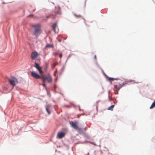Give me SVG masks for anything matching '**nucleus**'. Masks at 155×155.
<instances>
[{"label": "nucleus", "mask_w": 155, "mask_h": 155, "mask_svg": "<svg viewBox=\"0 0 155 155\" xmlns=\"http://www.w3.org/2000/svg\"><path fill=\"white\" fill-rule=\"evenodd\" d=\"M124 85L122 81L120 79L117 80L114 84V88L117 91V93L115 92V94H117L118 91Z\"/></svg>", "instance_id": "f257e3e1"}, {"label": "nucleus", "mask_w": 155, "mask_h": 155, "mask_svg": "<svg viewBox=\"0 0 155 155\" xmlns=\"http://www.w3.org/2000/svg\"><path fill=\"white\" fill-rule=\"evenodd\" d=\"M78 124V122L76 121L70 122V124L71 127L74 129L77 130L79 133H81L82 132L83 130L82 128L79 127Z\"/></svg>", "instance_id": "f03ea898"}, {"label": "nucleus", "mask_w": 155, "mask_h": 155, "mask_svg": "<svg viewBox=\"0 0 155 155\" xmlns=\"http://www.w3.org/2000/svg\"><path fill=\"white\" fill-rule=\"evenodd\" d=\"M34 27L35 29L33 34L35 36H38L40 34L41 32L40 25L39 24H37L34 25Z\"/></svg>", "instance_id": "7ed1b4c3"}, {"label": "nucleus", "mask_w": 155, "mask_h": 155, "mask_svg": "<svg viewBox=\"0 0 155 155\" xmlns=\"http://www.w3.org/2000/svg\"><path fill=\"white\" fill-rule=\"evenodd\" d=\"M41 80H42L43 82L45 81L46 80L49 83H50L52 81V78L49 75H45V76H41Z\"/></svg>", "instance_id": "20e7f679"}, {"label": "nucleus", "mask_w": 155, "mask_h": 155, "mask_svg": "<svg viewBox=\"0 0 155 155\" xmlns=\"http://www.w3.org/2000/svg\"><path fill=\"white\" fill-rule=\"evenodd\" d=\"M54 13L55 14L54 15L53 14H51L48 15V16H47L46 17V18H50L52 19H54L55 17V15H56L58 14H61L60 12V9L58 7V8H57L55 10Z\"/></svg>", "instance_id": "39448f33"}, {"label": "nucleus", "mask_w": 155, "mask_h": 155, "mask_svg": "<svg viewBox=\"0 0 155 155\" xmlns=\"http://www.w3.org/2000/svg\"><path fill=\"white\" fill-rule=\"evenodd\" d=\"M10 84L15 86L16 84L18 83L17 79L14 77H12L8 79Z\"/></svg>", "instance_id": "423d86ee"}, {"label": "nucleus", "mask_w": 155, "mask_h": 155, "mask_svg": "<svg viewBox=\"0 0 155 155\" xmlns=\"http://www.w3.org/2000/svg\"><path fill=\"white\" fill-rule=\"evenodd\" d=\"M38 55V53L37 51H33L32 52L31 55V58L32 60H35L37 58Z\"/></svg>", "instance_id": "0eeeda50"}, {"label": "nucleus", "mask_w": 155, "mask_h": 155, "mask_svg": "<svg viewBox=\"0 0 155 155\" xmlns=\"http://www.w3.org/2000/svg\"><path fill=\"white\" fill-rule=\"evenodd\" d=\"M35 67L38 71L40 74H41L43 72L41 70V68L39 66L38 64L36 62H35Z\"/></svg>", "instance_id": "6e6552de"}, {"label": "nucleus", "mask_w": 155, "mask_h": 155, "mask_svg": "<svg viewBox=\"0 0 155 155\" xmlns=\"http://www.w3.org/2000/svg\"><path fill=\"white\" fill-rule=\"evenodd\" d=\"M31 76L36 79H41V77L34 72H31Z\"/></svg>", "instance_id": "1a4fd4ad"}, {"label": "nucleus", "mask_w": 155, "mask_h": 155, "mask_svg": "<svg viewBox=\"0 0 155 155\" xmlns=\"http://www.w3.org/2000/svg\"><path fill=\"white\" fill-rule=\"evenodd\" d=\"M65 134L63 132L58 133L57 134V137L59 139H61L64 136Z\"/></svg>", "instance_id": "9d476101"}, {"label": "nucleus", "mask_w": 155, "mask_h": 155, "mask_svg": "<svg viewBox=\"0 0 155 155\" xmlns=\"http://www.w3.org/2000/svg\"><path fill=\"white\" fill-rule=\"evenodd\" d=\"M57 27V23L56 22L55 23L53 24L52 26V27L53 30H54V31L55 32H56V28Z\"/></svg>", "instance_id": "9b49d317"}, {"label": "nucleus", "mask_w": 155, "mask_h": 155, "mask_svg": "<svg viewBox=\"0 0 155 155\" xmlns=\"http://www.w3.org/2000/svg\"><path fill=\"white\" fill-rule=\"evenodd\" d=\"M74 15L75 17H76V18H82V16L81 15H77L75 14H74Z\"/></svg>", "instance_id": "f8f14e48"}, {"label": "nucleus", "mask_w": 155, "mask_h": 155, "mask_svg": "<svg viewBox=\"0 0 155 155\" xmlns=\"http://www.w3.org/2000/svg\"><path fill=\"white\" fill-rule=\"evenodd\" d=\"M114 105H111V106H110V107H109L107 110H113V108L114 107Z\"/></svg>", "instance_id": "ddd939ff"}, {"label": "nucleus", "mask_w": 155, "mask_h": 155, "mask_svg": "<svg viewBox=\"0 0 155 155\" xmlns=\"http://www.w3.org/2000/svg\"><path fill=\"white\" fill-rule=\"evenodd\" d=\"M49 107H50L49 105H48L46 107V111L47 112V113L48 114H50V111H49V110H48V108H49Z\"/></svg>", "instance_id": "4468645a"}, {"label": "nucleus", "mask_w": 155, "mask_h": 155, "mask_svg": "<svg viewBox=\"0 0 155 155\" xmlns=\"http://www.w3.org/2000/svg\"><path fill=\"white\" fill-rule=\"evenodd\" d=\"M155 107V101L152 104L150 107V109H152Z\"/></svg>", "instance_id": "2eb2a0df"}, {"label": "nucleus", "mask_w": 155, "mask_h": 155, "mask_svg": "<svg viewBox=\"0 0 155 155\" xmlns=\"http://www.w3.org/2000/svg\"><path fill=\"white\" fill-rule=\"evenodd\" d=\"M46 48H53V45H52L51 44H47L45 46Z\"/></svg>", "instance_id": "dca6fc26"}, {"label": "nucleus", "mask_w": 155, "mask_h": 155, "mask_svg": "<svg viewBox=\"0 0 155 155\" xmlns=\"http://www.w3.org/2000/svg\"><path fill=\"white\" fill-rule=\"evenodd\" d=\"M108 80L109 81H113L114 80H116V79L114 78L110 77L108 78Z\"/></svg>", "instance_id": "f3484780"}, {"label": "nucleus", "mask_w": 155, "mask_h": 155, "mask_svg": "<svg viewBox=\"0 0 155 155\" xmlns=\"http://www.w3.org/2000/svg\"><path fill=\"white\" fill-rule=\"evenodd\" d=\"M45 81L43 82V84H42V85L43 86L45 87Z\"/></svg>", "instance_id": "a211bd4d"}, {"label": "nucleus", "mask_w": 155, "mask_h": 155, "mask_svg": "<svg viewBox=\"0 0 155 155\" xmlns=\"http://www.w3.org/2000/svg\"><path fill=\"white\" fill-rule=\"evenodd\" d=\"M62 54H59V56L60 58H61V57H62Z\"/></svg>", "instance_id": "6ab92c4d"}, {"label": "nucleus", "mask_w": 155, "mask_h": 155, "mask_svg": "<svg viewBox=\"0 0 155 155\" xmlns=\"http://www.w3.org/2000/svg\"><path fill=\"white\" fill-rule=\"evenodd\" d=\"M33 15H29L28 17H33Z\"/></svg>", "instance_id": "aec40b11"}, {"label": "nucleus", "mask_w": 155, "mask_h": 155, "mask_svg": "<svg viewBox=\"0 0 155 155\" xmlns=\"http://www.w3.org/2000/svg\"><path fill=\"white\" fill-rule=\"evenodd\" d=\"M35 8H34V9H33L31 11V12H33L35 11Z\"/></svg>", "instance_id": "412c9836"}, {"label": "nucleus", "mask_w": 155, "mask_h": 155, "mask_svg": "<svg viewBox=\"0 0 155 155\" xmlns=\"http://www.w3.org/2000/svg\"><path fill=\"white\" fill-rule=\"evenodd\" d=\"M57 64H55V63H54L53 64V65H54V67H55V66Z\"/></svg>", "instance_id": "4be33fe9"}, {"label": "nucleus", "mask_w": 155, "mask_h": 155, "mask_svg": "<svg viewBox=\"0 0 155 155\" xmlns=\"http://www.w3.org/2000/svg\"><path fill=\"white\" fill-rule=\"evenodd\" d=\"M94 58L95 59H97V57H96V55H94Z\"/></svg>", "instance_id": "5701e85b"}, {"label": "nucleus", "mask_w": 155, "mask_h": 155, "mask_svg": "<svg viewBox=\"0 0 155 155\" xmlns=\"http://www.w3.org/2000/svg\"><path fill=\"white\" fill-rule=\"evenodd\" d=\"M65 107H69V106H67V105H65Z\"/></svg>", "instance_id": "b1692460"}, {"label": "nucleus", "mask_w": 155, "mask_h": 155, "mask_svg": "<svg viewBox=\"0 0 155 155\" xmlns=\"http://www.w3.org/2000/svg\"><path fill=\"white\" fill-rule=\"evenodd\" d=\"M56 71H55V72H54V76H55V74H56Z\"/></svg>", "instance_id": "393cba45"}, {"label": "nucleus", "mask_w": 155, "mask_h": 155, "mask_svg": "<svg viewBox=\"0 0 155 155\" xmlns=\"http://www.w3.org/2000/svg\"><path fill=\"white\" fill-rule=\"evenodd\" d=\"M54 87L55 88H56V85H54Z\"/></svg>", "instance_id": "a878e982"}, {"label": "nucleus", "mask_w": 155, "mask_h": 155, "mask_svg": "<svg viewBox=\"0 0 155 155\" xmlns=\"http://www.w3.org/2000/svg\"><path fill=\"white\" fill-rule=\"evenodd\" d=\"M79 110H80V111L81 110V109H80V107H79Z\"/></svg>", "instance_id": "bb28decb"}, {"label": "nucleus", "mask_w": 155, "mask_h": 155, "mask_svg": "<svg viewBox=\"0 0 155 155\" xmlns=\"http://www.w3.org/2000/svg\"><path fill=\"white\" fill-rule=\"evenodd\" d=\"M77 116H78V118H79V117H80V116H79V115H78Z\"/></svg>", "instance_id": "cd10ccee"}, {"label": "nucleus", "mask_w": 155, "mask_h": 155, "mask_svg": "<svg viewBox=\"0 0 155 155\" xmlns=\"http://www.w3.org/2000/svg\"><path fill=\"white\" fill-rule=\"evenodd\" d=\"M90 143H91L92 144H94V143H91V142H90Z\"/></svg>", "instance_id": "c85d7f7f"}, {"label": "nucleus", "mask_w": 155, "mask_h": 155, "mask_svg": "<svg viewBox=\"0 0 155 155\" xmlns=\"http://www.w3.org/2000/svg\"><path fill=\"white\" fill-rule=\"evenodd\" d=\"M57 53H56L55 54V55H57Z\"/></svg>", "instance_id": "c756f323"}, {"label": "nucleus", "mask_w": 155, "mask_h": 155, "mask_svg": "<svg viewBox=\"0 0 155 155\" xmlns=\"http://www.w3.org/2000/svg\"><path fill=\"white\" fill-rule=\"evenodd\" d=\"M154 101H155V100H154Z\"/></svg>", "instance_id": "7c9ffc66"}]
</instances>
